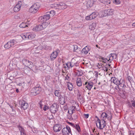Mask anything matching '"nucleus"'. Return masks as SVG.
I'll return each mask as SVG.
<instances>
[{
    "mask_svg": "<svg viewBox=\"0 0 135 135\" xmlns=\"http://www.w3.org/2000/svg\"><path fill=\"white\" fill-rule=\"evenodd\" d=\"M107 64H106L105 65H104V66L106 67V68H107L108 69L109 68V66H107Z\"/></svg>",
    "mask_w": 135,
    "mask_h": 135,
    "instance_id": "nucleus-59",
    "label": "nucleus"
},
{
    "mask_svg": "<svg viewBox=\"0 0 135 135\" xmlns=\"http://www.w3.org/2000/svg\"><path fill=\"white\" fill-rule=\"evenodd\" d=\"M107 118L108 120H111L112 118V116L111 114H110V115H108V116H107L106 118Z\"/></svg>",
    "mask_w": 135,
    "mask_h": 135,
    "instance_id": "nucleus-48",
    "label": "nucleus"
},
{
    "mask_svg": "<svg viewBox=\"0 0 135 135\" xmlns=\"http://www.w3.org/2000/svg\"><path fill=\"white\" fill-rule=\"evenodd\" d=\"M128 78L129 81H130L131 80H132V78L130 76H128Z\"/></svg>",
    "mask_w": 135,
    "mask_h": 135,
    "instance_id": "nucleus-55",
    "label": "nucleus"
},
{
    "mask_svg": "<svg viewBox=\"0 0 135 135\" xmlns=\"http://www.w3.org/2000/svg\"><path fill=\"white\" fill-rule=\"evenodd\" d=\"M71 61L73 67H76L79 65V63L78 61H77L75 59H72Z\"/></svg>",
    "mask_w": 135,
    "mask_h": 135,
    "instance_id": "nucleus-21",
    "label": "nucleus"
},
{
    "mask_svg": "<svg viewBox=\"0 0 135 135\" xmlns=\"http://www.w3.org/2000/svg\"><path fill=\"white\" fill-rule=\"evenodd\" d=\"M77 130V131L80 133L81 132V129L80 128L79 125L77 124H75V127H74Z\"/></svg>",
    "mask_w": 135,
    "mask_h": 135,
    "instance_id": "nucleus-36",
    "label": "nucleus"
},
{
    "mask_svg": "<svg viewBox=\"0 0 135 135\" xmlns=\"http://www.w3.org/2000/svg\"><path fill=\"white\" fill-rule=\"evenodd\" d=\"M84 116L85 118H87L89 117V114H84Z\"/></svg>",
    "mask_w": 135,
    "mask_h": 135,
    "instance_id": "nucleus-51",
    "label": "nucleus"
},
{
    "mask_svg": "<svg viewBox=\"0 0 135 135\" xmlns=\"http://www.w3.org/2000/svg\"><path fill=\"white\" fill-rule=\"evenodd\" d=\"M17 43L16 40H12L7 43L4 45V47L6 49H8L11 47L13 46L14 44Z\"/></svg>",
    "mask_w": 135,
    "mask_h": 135,
    "instance_id": "nucleus-6",
    "label": "nucleus"
},
{
    "mask_svg": "<svg viewBox=\"0 0 135 135\" xmlns=\"http://www.w3.org/2000/svg\"><path fill=\"white\" fill-rule=\"evenodd\" d=\"M58 4H53L50 5V7L52 8H55V9L56 11L58 13H60V11H58Z\"/></svg>",
    "mask_w": 135,
    "mask_h": 135,
    "instance_id": "nucleus-20",
    "label": "nucleus"
},
{
    "mask_svg": "<svg viewBox=\"0 0 135 135\" xmlns=\"http://www.w3.org/2000/svg\"><path fill=\"white\" fill-rule=\"evenodd\" d=\"M78 99H81V95L78 92Z\"/></svg>",
    "mask_w": 135,
    "mask_h": 135,
    "instance_id": "nucleus-54",
    "label": "nucleus"
},
{
    "mask_svg": "<svg viewBox=\"0 0 135 135\" xmlns=\"http://www.w3.org/2000/svg\"><path fill=\"white\" fill-rule=\"evenodd\" d=\"M114 59H116L117 57V55L116 54H111L110 55Z\"/></svg>",
    "mask_w": 135,
    "mask_h": 135,
    "instance_id": "nucleus-40",
    "label": "nucleus"
},
{
    "mask_svg": "<svg viewBox=\"0 0 135 135\" xmlns=\"http://www.w3.org/2000/svg\"><path fill=\"white\" fill-rule=\"evenodd\" d=\"M73 51L75 52H78V46L76 45H73Z\"/></svg>",
    "mask_w": 135,
    "mask_h": 135,
    "instance_id": "nucleus-37",
    "label": "nucleus"
},
{
    "mask_svg": "<svg viewBox=\"0 0 135 135\" xmlns=\"http://www.w3.org/2000/svg\"><path fill=\"white\" fill-rule=\"evenodd\" d=\"M68 123L69 124H70L71 126L73 127H75V124H74L72 123L68 122Z\"/></svg>",
    "mask_w": 135,
    "mask_h": 135,
    "instance_id": "nucleus-52",
    "label": "nucleus"
},
{
    "mask_svg": "<svg viewBox=\"0 0 135 135\" xmlns=\"http://www.w3.org/2000/svg\"><path fill=\"white\" fill-rule=\"evenodd\" d=\"M96 117L97 118L96 123L97 127L100 129H103L106 126L105 121L104 119L100 120L97 116Z\"/></svg>",
    "mask_w": 135,
    "mask_h": 135,
    "instance_id": "nucleus-2",
    "label": "nucleus"
},
{
    "mask_svg": "<svg viewBox=\"0 0 135 135\" xmlns=\"http://www.w3.org/2000/svg\"><path fill=\"white\" fill-rule=\"evenodd\" d=\"M50 18L49 15L46 13V15L40 17L38 19L39 21L42 22H46L47 20H49Z\"/></svg>",
    "mask_w": 135,
    "mask_h": 135,
    "instance_id": "nucleus-9",
    "label": "nucleus"
},
{
    "mask_svg": "<svg viewBox=\"0 0 135 135\" xmlns=\"http://www.w3.org/2000/svg\"><path fill=\"white\" fill-rule=\"evenodd\" d=\"M100 59H101L100 60L102 61V62H103L105 63H109V61L108 59H107L106 58L101 57V58H100Z\"/></svg>",
    "mask_w": 135,
    "mask_h": 135,
    "instance_id": "nucleus-26",
    "label": "nucleus"
},
{
    "mask_svg": "<svg viewBox=\"0 0 135 135\" xmlns=\"http://www.w3.org/2000/svg\"><path fill=\"white\" fill-rule=\"evenodd\" d=\"M43 28L41 25H39L36 26L34 27L33 28V30L34 31H40L42 30Z\"/></svg>",
    "mask_w": 135,
    "mask_h": 135,
    "instance_id": "nucleus-17",
    "label": "nucleus"
},
{
    "mask_svg": "<svg viewBox=\"0 0 135 135\" xmlns=\"http://www.w3.org/2000/svg\"><path fill=\"white\" fill-rule=\"evenodd\" d=\"M59 102L62 105L64 104L65 102V97L61 95H60L59 98Z\"/></svg>",
    "mask_w": 135,
    "mask_h": 135,
    "instance_id": "nucleus-18",
    "label": "nucleus"
},
{
    "mask_svg": "<svg viewBox=\"0 0 135 135\" xmlns=\"http://www.w3.org/2000/svg\"><path fill=\"white\" fill-rule=\"evenodd\" d=\"M110 80L111 82L117 85V87L115 88L116 90L118 89L119 90H124L126 89V86L125 84V81L123 79H121L119 80L116 77H113L111 78Z\"/></svg>",
    "mask_w": 135,
    "mask_h": 135,
    "instance_id": "nucleus-1",
    "label": "nucleus"
},
{
    "mask_svg": "<svg viewBox=\"0 0 135 135\" xmlns=\"http://www.w3.org/2000/svg\"><path fill=\"white\" fill-rule=\"evenodd\" d=\"M67 7V6L65 3L60 2L58 4V10L60 11V12L61 10L66 9Z\"/></svg>",
    "mask_w": 135,
    "mask_h": 135,
    "instance_id": "nucleus-13",
    "label": "nucleus"
},
{
    "mask_svg": "<svg viewBox=\"0 0 135 135\" xmlns=\"http://www.w3.org/2000/svg\"><path fill=\"white\" fill-rule=\"evenodd\" d=\"M113 2L114 3L116 4H118L120 3V0H114Z\"/></svg>",
    "mask_w": 135,
    "mask_h": 135,
    "instance_id": "nucleus-38",
    "label": "nucleus"
},
{
    "mask_svg": "<svg viewBox=\"0 0 135 135\" xmlns=\"http://www.w3.org/2000/svg\"><path fill=\"white\" fill-rule=\"evenodd\" d=\"M113 59L114 58L112 57L111 55H110L108 60L109 62H111L112 61Z\"/></svg>",
    "mask_w": 135,
    "mask_h": 135,
    "instance_id": "nucleus-43",
    "label": "nucleus"
},
{
    "mask_svg": "<svg viewBox=\"0 0 135 135\" xmlns=\"http://www.w3.org/2000/svg\"><path fill=\"white\" fill-rule=\"evenodd\" d=\"M19 104L20 105H21L22 109L23 110L27 109L28 106V103L23 100H20L19 102Z\"/></svg>",
    "mask_w": 135,
    "mask_h": 135,
    "instance_id": "nucleus-12",
    "label": "nucleus"
},
{
    "mask_svg": "<svg viewBox=\"0 0 135 135\" xmlns=\"http://www.w3.org/2000/svg\"><path fill=\"white\" fill-rule=\"evenodd\" d=\"M39 104L40 105V107L41 109H42V108L43 104L42 103V102L40 101L39 103Z\"/></svg>",
    "mask_w": 135,
    "mask_h": 135,
    "instance_id": "nucleus-46",
    "label": "nucleus"
},
{
    "mask_svg": "<svg viewBox=\"0 0 135 135\" xmlns=\"http://www.w3.org/2000/svg\"><path fill=\"white\" fill-rule=\"evenodd\" d=\"M54 94L55 96L57 97H59L60 95V93L59 92V91L58 90H56L54 92Z\"/></svg>",
    "mask_w": 135,
    "mask_h": 135,
    "instance_id": "nucleus-39",
    "label": "nucleus"
},
{
    "mask_svg": "<svg viewBox=\"0 0 135 135\" xmlns=\"http://www.w3.org/2000/svg\"><path fill=\"white\" fill-rule=\"evenodd\" d=\"M40 7V5L39 3H34L30 8L29 12L31 13H35L38 10Z\"/></svg>",
    "mask_w": 135,
    "mask_h": 135,
    "instance_id": "nucleus-3",
    "label": "nucleus"
},
{
    "mask_svg": "<svg viewBox=\"0 0 135 135\" xmlns=\"http://www.w3.org/2000/svg\"><path fill=\"white\" fill-rule=\"evenodd\" d=\"M95 76L96 78H97L98 76V73L97 72V71H95Z\"/></svg>",
    "mask_w": 135,
    "mask_h": 135,
    "instance_id": "nucleus-56",
    "label": "nucleus"
},
{
    "mask_svg": "<svg viewBox=\"0 0 135 135\" xmlns=\"http://www.w3.org/2000/svg\"><path fill=\"white\" fill-rule=\"evenodd\" d=\"M72 108H73L74 109H76V107L75 106H73L72 107Z\"/></svg>",
    "mask_w": 135,
    "mask_h": 135,
    "instance_id": "nucleus-62",
    "label": "nucleus"
},
{
    "mask_svg": "<svg viewBox=\"0 0 135 135\" xmlns=\"http://www.w3.org/2000/svg\"><path fill=\"white\" fill-rule=\"evenodd\" d=\"M18 127L20 131L21 135H26L25 130L22 126L19 125Z\"/></svg>",
    "mask_w": 135,
    "mask_h": 135,
    "instance_id": "nucleus-19",
    "label": "nucleus"
},
{
    "mask_svg": "<svg viewBox=\"0 0 135 135\" xmlns=\"http://www.w3.org/2000/svg\"><path fill=\"white\" fill-rule=\"evenodd\" d=\"M73 116V118L74 119H76L77 118V116L76 114L74 115Z\"/></svg>",
    "mask_w": 135,
    "mask_h": 135,
    "instance_id": "nucleus-57",
    "label": "nucleus"
},
{
    "mask_svg": "<svg viewBox=\"0 0 135 135\" xmlns=\"http://www.w3.org/2000/svg\"><path fill=\"white\" fill-rule=\"evenodd\" d=\"M63 108L64 109H67L68 108L67 106V105H65L64 106Z\"/></svg>",
    "mask_w": 135,
    "mask_h": 135,
    "instance_id": "nucleus-61",
    "label": "nucleus"
},
{
    "mask_svg": "<svg viewBox=\"0 0 135 135\" xmlns=\"http://www.w3.org/2000/svg\"><path fill=\"white\" fill-rule=\"evenodd\" d=\"M41 23H42L41 25L42 26L43 29L45 28L48 25V23L46 22H42Z\"/></svg>",
    "mask_w": 135,
    "mask_h": 135,
    "instance_id": "nucleus-29",
    "label": "nucleus"
},
{
    "mask_svg": "<svg viewBox=\"0 0 135 135\" xmlns=\"http://www.w3.org/2000/svg\"><path fill=\"white\" fill-rule=\"evenodd\" d=\"M94 3V2L93 0H89L87 2V4L89 5L90 7H91L93 6Z\"/></svg>",
    "mask_w": 135,
    "mask_h": 135,
    "instance_id": "nucleus-32",
    "label": "nucleus"
},
{
    "mask_svg": "<svg viewBox=\"0 0 135 135\" xmlns=\"http://www.w3.org/2000/svg\"><path fill=\"white\" fill-rule=\"evenodd\" d=\"M96 27L95 23H92L91 25H90L89 26V28L91 30H94Z\"/></svg>",
    "mask_w": 135,
    "mask_h": 135,
    "instance_id": "nucleus-33",
    "label": "nucleus"
},
{
    "mask_svg": "<svg viewBox=\"0 0 135 135\" xmlns=\"http://www.w3.org/2000/svg\"><path fill=\"white\" fill-rule=\"evenodd\" d=\"M62 128L60 125L58 124H55L53 127V130L55 132L59 131Z\"/></svg>",
    "mask_w": 135,
    "mask_h": 135,
    "instance_id": "nucleus-16",
    "label": "nucleus"
},
{
    "mask_svg": "<svg viewBox=\"0 0 135 135\" xmlns=\"http://www.w3.org/2000/svg\"><path fill=\"white\" fill-rule=\"evenodd\" d=\"M36 91L34 87L31 90V95L32 96H35L36 95Z\"/></svg>",
    "mask_w": 135,
    "mask_h": 135,
    "instance_id": "nucleus-35",
    "label": "nucleus"
},
{
    "mask_svg": "<svg viewBox=\"0 0 135 135\" xmlns=\"http://www.w3.org/2000/svg\"><path fill=\"white\" fill-rule=\"evenodd\" d=\"M71 112L70 113V114H72L73 113H74V112L75 111V110L73 108H71Z\"/></svg>",
    "mask_w": 135,
    "mask_h": 135,
    "instance_id": "nucleus-53",
    "label": "nucleus"
},
{
    "mask_svg": "<svg viewBox=\"0 0 135 135\" xmlns=\"http://www.w3.org/2000/svg\"><path fill=\"white\" fill-rule=\"evenodd\" d=\"M36 35L35 34L30 33H27L22 35V38L23 39L32 40L35 38Z\"/></svg>",
    "mask_w": 135,
    "mask_h": 135,
    "instance_id": "nucleus-5",
    "label": "nucleus"
},
{
    "mask_svg": "<svg viewBox=\"0 0 135 135\" xmlns=\"http://www.w3.org/2000/svg\"><path fill=\"white\" fill-rule=\"evenodd\" d=\"M89 51L88 48L87 46H86L83 49L81 52L82 54H86L88 53Z\"/></svg>",
    "mask_w": 135,
    "mask_h": 135,
    "instance_id": "nucleus-23",
    "label": "nucleus"
},
{
    "mask_svg": "<svg viewBox=\"0 0 135 135\" xmlns=\"http://www.w3.org/2000/svg\"><path fill=\"white\" fill-rule=\"evenodd\" d=\"M28 25L27 23L24 22H22L21 23L19 27L21 28H25L26 27H28Z\"/></svg>",
    "mask_w": 135,
    "mask_h": 135,
    "instance_id": "nucleus-27",
    "label": "nucleus"
},
{
    "mask_svg": "<svg viewBox=\"0 0 135 135\" xmlns=\"http://www.w3.org/2000/svg\"><path fill=\"white\" fill-rule=\"evenodd\" d=\"M59 106L55 103L53 104L50 108V110L52 113H55L58 111Z\"/></svg>",
    "mask_w": 135,
    "mask_h": 135,
    "instance_id": "nucleus-8",
    "label": "nucleus"
},
{
    "mask_svg": "<svg viewBox=\"0 0 135 135\" xmlns=\"http://www.w3.org/2000/svg\"><path fill=\"white\" fill-rule=\"evenodd\" d=\"M76 83L77 86H78L80 87L82 86V83L80 78H77Z\"/></svg>",
    "mask_w": 135,
    "mask_h": 135,
    "instance_id": "nucleus-25",
    "label": "nucleus"
},
{
    "mask_svg": "<svg viewBox=\"0 0 135 135\" xmlns=\"http://www.w3.org/2000/svg\"><path fill=\"white\" fill-rule=\"evenodd\" d=\"M35 91H36V94L37 95L39 94L41 91L42 89L39 86L34 87Z\"/></svg>",
    "mask_w": 135,
    "mask_h": 135,
    "instance_id": "nucleus-24",
    "label": "nucleus"
},
{
    "mask_svg": "<svg viewBox=\"0 0 135 135\" xmlns=\"http://www.w3.org/2000/svg\"><path fill=\"white\" fill-rule=\"evenodd\" d=\"M107 116H108V114H107L105 112L101 114V117L103 118L101 119H104L103 120H105V119L107 117Z\"/></svg>",
    "mask_w": 135,
    "mask_h": 135,
    "instance_id": "nucleus-31",
    "label": "nucleus"
},
{
    "mask_svg": "<svg viewBox=\"0 0 135 135\" xmlns=\"http://www.w3.org/2000/svg\"><path fill=\"white\" fill-rule=\"evenodd\" d=\"M131 103H132V105L133 107L135 108V99L131 101Z\"/></svg>",
    "mask_w": 135,
    "mask_h": 135,
    "instance_id": "nucleus-42",
    "label": "nucleus"
},
{
    "mask_svg": "<svg viewBox=\"0 0 135 135\" xmlns=\"http://www.w3.org/2000/svg\"><path fill=\"white\" fill-rule=\"evenodd\" d=\"M85 19L87 20H92L90 16V15L89 16H87L86 17Z\"/></svg>",
    "mask_w": 135,
    "mask_h": 135,
    "instance_id": "nucleus-41",
    "label": "nucleus"
},
{
    "mask_svg": "<svg viewBox=\"0 0 135 135\" xmlns=\"http://www.w3.org/2000/svg\"><path fill=\"white\" fill-rule=\"evenodd\" d=\"M78 71V74H79V76H81L82 75L83 73L81 71L79 70Z\"/></svg>",
    "mask_w": 135,
    "mask_h": 135,
    "instance_id": "nucleus-49",
    "label": "nucleus"
},
{
    "mask_svg": "<svg viewBox=\"0 0 135 135\" xmlns=\"http://www.w3.org/2000/svg\"><path fill=\"white\" fill-rule=\"evenodd\" d=\"M71 109H70L69 110H68V112L70 114V113L71 112Z\"/></svg>",
    "mask_w": 135,
    "mask_h": 135,
    "instance_id": "nucleus-63",
    "label": "nucleus"
},
{
    "mask_svg": "<svg viewBox=\"0 0 135 135\" xmlns=\"http://www.w3.org/2000/svg\"><path fill=\"white\" fill-rule=\"evenodd\" d=\"M128 107L130 109H133V106L132 105V103H131V104H129L128 105Z\"/></svg>",
    "mask_w": 135,
    "mask_h": 135,
    "instance_id": "nucleus-45",
    "label": "nucleus"
},
{
    "mask_svg": "<svg viewBox=\"0 0 135 135\" xmlns=\"http://www.w3.org/2000/svg\"><path fill=\"white\" fill-rule=\"evenodd\" d=\"M68 80V81H69L70 80V78L69 77L68 75H67L65 77V80Z\"/></svg>",
    "mask_w": 135,
    "mask_h": 135,
    "instance_id": "nucleus-50",
    "label": "nucleus"
},
{
    "mask_svg": "<svg viewBox=\"0 0 135 135\" xmlns=\"http://www.w3.org/2000/svg\"><path fill=\"white\" fill-rule=\"evenodd\" d=\"M66 65L67 67V68H69V62H68L67 63H66Z\"/></svg>",
    "mask_w": 135,
    "mask_h": 135,
    "instance_id": "nucleus-60",
    "label": "nucleus"
},
{
    "mask_svg": "<svg viewBox=\"0 0 135 135\" xmlns=\"http://www.w3.org/2000/svg\"><path fill=\"white\" fill-rule=\"evenodd\" d=\"M58 55L57 51H55L53 52L51 54L50 57V59L51 61L54 60L56 58Z\"/></svg>",
    "mask_w": 135,
    "mask_h": 135,
    "instance_id": "nucleus-15",
    "label": "nucleus"
},
{
    "mask_svg": "<svg viewBox=\"0 0 135 135\" xmlns=\"http://www.w3.org/2000/svg\"><path fill=\"white\" fill-rule=\"evenodd\" d=\"M49 109V107L45 105L43 107V109L44 110L46 111V110Z\"/></svg>",
    "mask_w": 135,
    "mask_h": 135,
    "instance_id": "nucleus-44",
    "label": "nucleus"
},
{
    "mask_svg": "<svg viewBox=\"0 0 135 135\" xmlns=\"http://www.w3.org/2000/svg\"><path fill=\"white\" fill-rule=\"evenodd\" d=\"M93 85V83L90 81L86 82L84 84L83 83V85L85 86V87L89 90H91Z\"/></svg>",
    "mask_w": 135,
    "mask_h": 135,
    "instance_id": "nucleus-11",
    "label": "nucleus"
},
{
    "mask_svg": "<svg viewBox=\"0 0 135 135\" xmlns=\"http://www.w3.org/2000/svg\"><path fill=\"white\" fill-rule=\"evenodd\" d=\"M69 69L73 67L72 64L71 62H69Z\"/></svg>",
    "mask_w": 135,
    "mask_h": 135,
    "instance_id": "nucleus-47",
    "label": "nucleus"
},
{
    "mask_svg": "<svg viewBox=\"0 0 135 135\" xmlns=\"http://www.w3.org/2000/svg\"><path fill=\"white\" fill-rule=\"evenodd\" d=\"M103 2H100L104 4L108 5L110 3V0H102Z\"/></svg>",
    "mask_w": 135,
    "mask_h": 135,
    "instance_id": "nucleus-34",
    "label": "nucleus"
},
{
    "mask_svg": "<svg viewBox=\"0 0 135 135\" xmlns=\"http://www.w3.org/2000/svg\"><path fill=\"white\" fill-rule=\"evenodd\" d=\"M132 25L133 27H135V22L133 23Z\"/></svg>",
    "mask_w": 135,
    "mask_h": 135,
    "instance_id": "nucleus-64",
    "label": "nucleus"
},
{
    "mask_svg": "<svg viewBox=\"0 0 135 135\" xmlns=\"http://www.w3.org/2000/svg\"><path fill=\"white\" fill-rule=\"evenodd\" d=\"M67 86L69 90L70 91L73 90V85L72 83L70 82H67Z\"/></svg>",
    "mask_w": 135,
    "mask_h": 135,
    "instance_id": "nucleus-22",
    "label": "nucleus"
},
{
    "mask_svg": "<svg viewBox=\"0 0 135 135\" xmlns=\"http://www.w3.org/2000/svg\"><path fill=\"white\" fill-rule=\"evenodd\" d=\"M103 70H104L105 71H108V69L107 68H106L104 66V68L103 69Z\"/></svg>",
    "mask_w": 135,
    "mask_h": 135,
    "instance_id": "nucleus-58",
    "label": "nucleus"
},
{
    "mask_svg": "<svg viewBox=\"0 0 135 135\" xmlns=\"http://www.w3.org/2000/svg\"><path fill=\"white\" fill-rule=\"evenodd\" d=\"M114 10L112 9H108L103 11L101 12L102 14L101 17H103L107 16H110L113 14Z\"/></svg>",
    "mask_w": 135,
    "mask_h": 135,
    "instance_id": "nucleus-4",
    "label": "nucleus"
},
{
    "mask_svg": "<svg viewBox=\"0 0 135 135\" xmlns=\"http://www.w3.org/2000/svg\"><path fill=\"white\" fill-rule=\"evenodd\" d=\"M22 62L23 65L29 68L31 67L33 64L31 61L26 59H23L22 60Z\"/></svg>",
    "mask_w": 135,
    "mask_h": 135,
    "instance_id": "nucleus-10",
    "label": "nucleus"
},
{
    "mask_svg": "<svg viewBox=\"0 0 135 135\" xmlns=\"http://www.w3.org/2000/svg\"><path fill=\"white\" fill-rule=\"evenodd\" d=\"M62 132L64 135H69L70 134H72V133L70 128L68 126L62 129Z\"/></svg>",
    "mask_w": 135,
    "mask_h": 135,
    "instance_id": "nucleus-7",
    "label": "nucleus"
},
{
    "mask_svg": "<svg viewBox=\"0 0 135 135\" xmlns=\"http://www.w3.org/2000/svg\"><path fill=\"white\" fill-rule=\"evenodd\" d=\"M56 12V11H55L54 10H51L50 12H47L46 13L49 15L50 17H52L55 15V12Z\"/></svg>",
    "mask_w": 135,
    "mask_h": 135,
    "instance_id": "nucleus-28",
    "label": "nucleus"
},
{
    "mask_svg": "<svg viewBox=\"0 0 135 135\" xmlns=\"http://www.w3.org/2000/svg\"><path fill=\"white\" fill-rule=\"evenodd\" d=\"M22 4V2L21 1H19L18 2L13 8V10L15 12H17L20 10Z\"/></svg>",
    "mask_w": 135,
    "mask_h": 135,
    "instance_id": "nucleus-14",
    "label": "nucleus"
},
{
    "mask_svg": "<svg viewBox=\"0 0 135 135\" xmlns=\"http://www.w3.org/2000/svg\"><path fill=\"white\" fill-rule=\"evenodd\" d=\"M90 15L92 19H93L97 16V13L96 12H93Z\"/></svg>",
    "mask_w": 135,
    "mask_h": 135,
    "instance_id": "nucleus-30",
    "label": "nucleus"
}]
</instances>
